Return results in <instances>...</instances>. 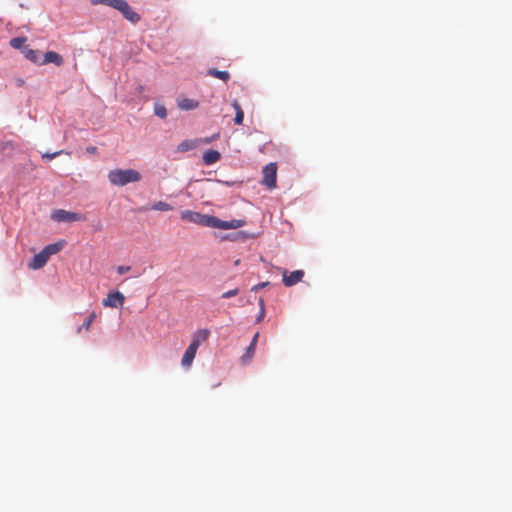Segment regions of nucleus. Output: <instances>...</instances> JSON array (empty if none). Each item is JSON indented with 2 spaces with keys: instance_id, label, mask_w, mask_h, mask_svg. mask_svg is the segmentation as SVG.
Masks as SVG:
<instances>
[{
  "instance_id": "obj_1",
  "label": "nucleus",
  "mask_w": 512,
  "mask_h": 512,
  "mask_svg": "<svg viewBox=\"0 0 512 512\" xmlns=\"http://www.w3.org/2000/svg\"><path fill=\"white\" fill-rule=\"evenodd\" d=\"M180 217L184 221L198 224L204 227L217 228L222 230L237 229L246 224L244 219H233L230 221L221 220L215 216L201 214L199 212L184 210L181 212Z\"/></svg>"
},
{
  "instance_id": "obj_2",
  "label": "nucleus",
  "mask_w": 512,
  "mask_h": 512,
  "mask_svg": "<svg viewBox=\"0 0 512 512\" xmlns=\"http://www.w3.org/2000/svg\"><path fill=\"white\" fill-rule=\"evenodd\" d=\"M90 2L93 5H106L119 11L131 23H138L141 19L140 15L125 0H90Z\"/></svg>"
},
{
  "instance_id": "obj_3",
  "label": "nucleus",
  "mask_w": 512,
  "mask_h": 512,
  "mask_svg": "<svg viewBox=\"0 0 512 512\" xmlns=\"http://www.w3.org/2000/svg\"><path fill=\"white\" fill-rule=\"evenodd\" d=\"M141 174L134 169H113L108 173V180L114 186H125L140 181Z\"/></svg>"
},
{
  "instance_id": "obj_4",
  "label": "nucleus",
  "mask_w": 512,
  "mask_h": 512,
  "mask_svg": "<svg viewBox=\"0 0 512 512\" xmlns=\"http://www.w3.org/2000/svg\"><path fill=\"white\" fill-rule=\"evenodd\" d=\"M52 219L57 222H75L85 220V216L80 213L58 209L52 213Z\"/></svg>"
},
{
  "instance_id": "obj_5",
  "label": "nucleus",
  "mask_w": 512,
  "mask_h": 512,
  "mask_svg": "<svg viewBox=\"0 0 512 512\" xmlns=\"http://www.w3.org/2000/svg\"><path fill=\"white\" fill-rule=\"evenodd\" d=\"M277 166L275 163H269L263 168L262 183L269 189L276 187Z\"/></svg>"
},
{
  "instance_id": "obj_6",
  "label": "nucleus",
  "mask_w": 512,
  "mask_h": 512,
  "mask_svg": "<svg viewBox=\"0 0 512 512\" xmlns=\"http://www.w3.org/2000/svg\"><path fill=\"white\" fill-rule=\"evenodd\" d=\"M125 296L119 292H110L107 298L103 299L102 305L110 308H121L124 304Z\"/></svg>"
},
{
  "instance_id": "obj_7",
  "label": "nucleus",
  "mask_w": 512,
  "mask_h": 512,
  "mask_svg": "<svg viewBox=\"0 0 512 512\" xmlns=\"http://www.w3.org/2000/svg\"><path fill=\"white\" fill-rule=\"evenodd\" d=\"M304 271L303 270H295L288 274V272L285 270L283 272V283L287 287H291L297 283H299L302 278L304 277Z\"/></svg>"
},
{
  "instance_id": "obj_8",
  "label": "nucleus",
  "mask_w": 512,
  "mask_h": 512,
  "mask_svg": "<svg viewBox=\"0 0 512 512\" xmlns=\"http://www.w3.org/2000/svg\"><path fill=\"white\" fill-rule=\"evenodd\" d=\"M197 350L198 347L190 343L181 360V364L184 368H189L192 365Z\"/></svg>"
},
{
  "instance_id": "obj_9",
  "label": "nucleus",
  "mask_w": 512,
  "mask_h": 512,
  "mask_svg": "<svg viewBox=\"0 0 512 512\" xmlns=\"http://www.w3.org/2000/svg\"><path fill=\"white\" fill-rule=\"evenodd\" d=\"M49 258L44 254L43 251H40L36 254L32 260L29 262L28 267L32 270H38L45 266Z\"/></svg>"
},
{
  "instance_id": "obj_10",
  "label": "nucleus",
  "mask_w": 512,
  "mask_h": 512,
  "mask_svg": "<svg viewBox=\"0 0 512 512\" xmlns=\"http://www.w3.org/2000/svg\"><path fill=\"white\" fill-rule=\"evenodd\" d=\"M63 62V57L60 54L54 51H48L45 53L41 64L54 63L56 66H61Z\"/></svg>"
},
{
  "instance_id": "obj_11",
  "label": "nucleus",
  "mask_w": 512,
  "mask_h": 512,
  "mask_svg": "<svg viewBox=\"0 0 512 512\" xmlns=\"http://www.w3.org/2000/svg\"><path fill=\"white\" fill-rule=\"evenodd\" d=\"M210 335L209 330L201 329L198 330L194 335L191 344L199 348L202 342L206 341Z\"/></svg>"
},
{
  "instance_id": "obj_12",
  "label": "nucleus",
  "mask_w": 512,
  "mask_h": 512,
  "mask_svg": "<svg viewBox=\"0 0 512 512\" xmlns=\"http://www.w3.org/2000/svg\"><path fill=\"white\" fill-rule=\"evenodd\" d=\"M199 106V102L190 98H181L178 100V107L181 110H193Z\"/></svg>"
},
{
  "instance_id": "obj_13",
  "label": "nucleus",
  "mask_w": 512,
  "mask_h": 512,
  "mask_svg": "<svg viewBox=\"0 0 512 512\" xmlns=\"http://www.w3.org/2000/svg\"><path fill=\"white\" fill-rule=\"evenodd\" d=\"M221 155L217 150H208L203 154V162L212 165L220 159Z\"/></svg>"
},
{
  "instance_id": "obj_14",
  "label": "nucleus",
  "mask_w": 512,
  "mask_h": 512,
  "mask_svg": "<svg viewBox=\"0 0 512 512\" xmlns=\"http://www.w3.org/2000/svg\"><path fill=\"white\" fill-rule=\"evenodd\" d=\"M198 144H199L198 140L186 139L178 145L177 150L179 152H187V151H190V150H193L194 148H196L198 146Z\"/></svg>"
},
{
  "instance_id": "obj_15",
  "label": "nucleus",
  "mask_w": 512,
  "mask_h": 512,
  "mask_svg": "<svg viewBox=\"0 0 512 512\" xmlns=\"http://www.w3.org/2000/svg\"><path fill=\"white\" fill-rule=\"evenodd\" d=\"M62 248L63 244L58 242L47 245L42 251L48 258H50L51 255L57 254Z\"/></svg>"
},
{
  "instance_id": "obj_16",
  "label": "nucleus",
  "mask_w": 512,
  "mask_h": 512,
  "mask_svg": "<svg viewBox=\"0 0 512 512\" xmlns=\"http://www.w3.org/2000/svg\"><path fill=\"white\" fill-rule=\"evenodd\" d=\"M207 73L209 76L218 78L224 82H227L230 79V74L227 71H220L215 68H211Z\"/></svg>"
},
{
  "instance_id": "obj_17",
  "label": "nucleus",
  "mask_w": 512,
  "mask_h": 512,
  "mask_svg": "<svg viewBox=\"0 0 512 512\" xmlns=\"http://www.w3.org/2000/svg\"><path fill=\"white\" fill-rule=\"evenodd\" d=\"M232 106H233V108L235 110L234 122L237 125H241L243 123V120H244V112H243L240 104L237 101H234L232 103Z\"/></svg>"
},
{
  "instance_id": "obj_18",
  "label": "nucleus",
  "mask_w": 512,
  "mask_h": 512,
  "mask_svg": "<svg viewBox=\"0 0 512 512\" xmlns=\"http://www.w3.org/2000/svg\"><path fill=\"white\" fill-rule=\"evenodd\" d=\"M258 337H259V333H256L254 335L249 347L247 348L246 354L243 356V361H249L253 357Z\"/></svg>"
},
{
  "instance_id": "obj_19",
  "label": "nucleus",
  "mask_w": 512,
  "mask_h": 512,
  "mask_svg": "<svg viewBox=\"0 0 512 512\" xmlns=\"http://www.w3.org/2000/svg\"><path fill=\"white\" fill-rule=\"evenodd\" d=\"M96 318V313L95 312H92L86 319L85 321L83 322V324L81 326H79L77 328V333L80 334L81 331L83 329H85L86 331H89L90 330V327L93 323V321L95 320Z\"/></svg>"
},
{
  "instance_id": "obj_20",
  "label": "nucleus",
  "mask_w": 512,
  "mask_h": 512,
  "mask_svg": "<svg viewBox=\"0 0 512 512\" xmlns=\"http://www.w3.org/2000/svg\"><path fill=\"white\" fill-rule=\"evenodd\" d=\"M25 57L35 64H41L39 52L33 49H27L25 52Z\"/></svg>"
},
{
  "instance_id": "obj_21",
  "label": "nucleus",
  "mask_w": 512,
  "mask_h": 512,
  "mask_svg": "<svg viewBox=\"0 0 512 512\" xmlns=\"http://www.w3.org/2000/svg\"><path fill=\"white\" fill-rule=\"evenodd\" d=\"M151 209L155 211H171L173 207L167 202L158 201L151 206Z\"/></svg>"
},
{
  "instance_id": "obj_22",
  "label": "nucleus",
  "mask_w": 512,
  "mask_h": 512,
  "mask_svg": "<svg viewBox=\"0 0 512 512\" xmlns=\"http://www.w3.org/2000/svg\"><path fill=\"white\" fill-rule=\"evenodd\" d=\"M25 41H26V38H24V37H15L10 40V45H11V47H13L15 49H19L22 47V45L24 44Z\"/></svg>"
},
{
  "instance_id": "obj_23",
  "label": "nucleus",
  "mask_w": 512,
  "mask_h": 512,
  "mask_svg": "<svg viewBox=\"0 0 512 512\" xmlns=\"http://www.w3.org/2000/svg\"><path fill=\"white\" fill-rule=\"evenodd\" d=\"M155 114L162 119L166 118V116H167L166 108L164 106H156Z\"/></svg>"
},
{
  "instance_id": "obj_24",
  "label": "nucleus",
  "mask_w": 512,
  "mask_h": 512,
  "mask_svg": "<svg viewBox=\"0 0 512 512\" xmlns=\"http://www.w3.org/2000/svg\"><path fill=\"white\" fill-rule=\"evenodd\" d=\"M63 153H64L63 150H59V151H56V152L51 153V154L50 153H45V154L42 155V158L46 159V160H52L53 158H55V157H57V156H59V155H61Z\"/></svg>"
},
{
  "instance_id": "obj_25",
  "label": "nucleus",
  "mask_w": 512,
  "mask_h": 512,
  "mask_svg": "<svg viewBox=\"0 0 512 512\" xmlns=\"http://www.w3.org/2000/svg\"><path fill=\"white\" fill-rule=\"evenodd\" d=\"M239 293V289L238 288H235V289H232V290H229V291H226L222 294V298H231V297H234L236 296L237 294Z\"/></svg>"
},
{
  "instance_id": "obj_26",
  "label": "nucleus",
  "mask_w": 512,
  "mask_h": 512,
  "mask_svg": "<svg viewBox=\"0 0 512 512\" xmlns=\"http://www.w3.org/2000/svg\"><path fill=\"white\" fill-rule=\"evenodd\" d=\"M131 270V267L130 266H118L117 267V272L118 274L122 275V274H125L127 272H129Z\"/></svg>"
},
{
  "instance_id": "obj_27",
  "label": "nucleus",
  "mask_w": 512,
  "mask_h": 512,
  "mask_svg": "<svg viewBox=\"0 0 512 512\" xmlns=\"http://www.w3.org/2000/svg\"><path fill=\"white\" fill-rule=\"evenodd\" d=\"M270 283L269 282H262L252 287V291H258L259 289H262L264 287H267Z\"/></svg>"
},
{
  "instance_id": "obj_28",
  "label": "nucleus",
  "mask_w": 512,
  "mask_h": 512,
  "mask_svg": "<svg viewBox=\"0 0 512 512\" xmlns=\"http://www.w3.org/2000/svg\"><path fill=\"white\" fill-rule=\"evenodd\" d=\"M265 316V309H262V311H260V314L259 316L257 317V322H260Z\"/></svg>"
},
{
  "instance_id": "obj_29",
  "label": "nucleus",
  "mask_w": 512,
  "mask_h": 512,
  "mask_svg": "<svg viewBox=\"0 0 512 512\" xmlns=\"http://www.w3.org/2000/svg\"><path fill=\"white\" fill-rule=\"evenodd\" d=\"M259 307H260V311H262V309H265V304H264L263 298L259 299Z\"/></svg>"
},
{
  "instance_id": "obj_30",
  "label": "nucleus",
  "mask_w": 512,
  "mask_h": 512,
  "mask_svg": "<svg viewBox=\"0 0 512 512\" xmlns=\"http://www.w3.org/2000/svg\"><path fill=\"white\" fill-rule=\"evenodd\" d=\"M86 150H87V152H88V153H95V152H96V150H97V148H96V147H94V146H91V147H87V149H86Z\"/></svg>"
},
{
  "instance_id": "obj_31",
  "label": "nucleus",
  "mask_w": 512,
  "mask_h": 512,
  "mask_svg": "<svg viewBox=\"0 0 512 512\" xmlns=\"http://www.w3.org/2000/svg\"><path fill=\"white\" fill-rule=\"evenodd\" d=\"M138 210H139L140 212H145V211H147V210H148V207L143 206V207H140Z\"/></svg>"
}]
</instances>
